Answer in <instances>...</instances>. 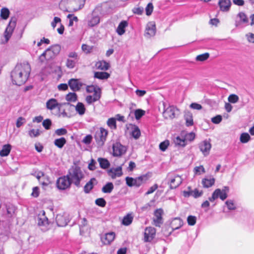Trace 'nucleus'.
Returning a JSON list of instances; mask_svg holds the SVG:
<instances>
[{
    "label": "nucleus",
    "mask_w": 254,
    "mask_h": 254,
    "mask_svg": "<svg viewBox=\"0 0 254 254\" xmlns=\"http://www.w3.org/2000/svg\"><path fill=\"white\" fill-rule=\"evenodd\" d=\"M170 142L168 140H166L160 143L159 148L162 151H165L169 145Z\"/></svg>",
    "instance_id": "nucleus-50"
},
{
    "label": "nucleus",
    "mask_w": 254,
    "mask_h": 254,
    "mask_svg": "<svg viewBox=\"0 0 254 254\" xmlns=\"http://www.w3.org/2000/svg\"><path fill=\"white\" fill-rule=\"evenodd\" d=\"M113 155L115 157H120L127 152V147L120 142H117L113 144Z\"/></svg>",
    "instance_id": "nucleus-8"
},
{
    "label": "nucleus",
    "mask_w": 254,
    "mask_h": 254,
    "mask_svg": "<svg viewBox=\"0 0 254 254\" xmlns=\"http://www.w3.org/2000/svg\"><path fill=\"white\" fill-rule=\"evenodd\" d=\"M11 150V145L9 144L3 145L2 149L0 151V156L1 157L7 156Z\"/></svg>",
    "instance_id": "nucleus-28"
},
{
    "label": "nucleus",
    "mask_w": 254,
    "mask_h": 254,
    "mask_svg": "<svg viewBox=\"0 0 254 254\" xmlns=\"http://www.w3.org/2000/svg\"><path fill=\"white\" fill-rule=\"evenodd\" d=\"M110 77V74L106 72H95L94 77L100 79H106Z\"/></svg>",
    "instance_id": "nucleus-38"
},
{
    "label": "nucleus",
    "mask_w": 254,
    "mask_h": 254,
    "mask_svg": "<svg viewBox=\"0 0 254 254\" xmlns=\"http://www.w3.org/2000/svg\"><path fill=\"white\" fill-rule=\"evenodd\" d=\"M107 173L112 179H115L117 177H120L123 175L122 166H118L116 168H111L108 170Z\"/></svg>",
    "instance_id": "nucleus-14"
},
{
    "label": "nucleus",
    "mask_w": 254,
    "mask_h": 254,
    "mask_svg": "<svg viewBox=\"0 0 254 254\" xmlns=\"http://www.w3.org/2000/svg\"><path fill=\"white\" fill-rule=\"evenodd\" d=\"M248 22V18L246 14L243 12H239L236 20V26H239L242 23H246Z\"/></svg>",
    "instance_id": "nucleus-22"
},
{
    "label": "nucleus",
    "mask_w": 254,
    "mask_h": 254,
    "mask_svg": "<svg viewBox=\"0 0 254 254\" xmlns=\"http://www.w3.org/2000/svg\"><path fill=\"white\" fill-rule=\"evenodd\" d=\"M156 33V26L154 22H150L146 25L145 35L150 37L155 35Z\"/></svg>",
    "instance_id": "nucleus-17"
},
{
    "label": "nucleus",
    "mask_w": 254,
    "mask_h": 254,
    "mask_svg": "<svg viewBox=\"0 0 254 254\" xmlns=\"http://www.w3.org/2000/svg\"><path fill=\"white\" fill-rule=\"evenodd\" d=\"M145 114V111L141 109H137L134 111V115L136 120L140 119Z\"/></svg>",
    "instance_id": "nucleus-53"
},
{
    "label": "nucleus",
    "mask_w": 254,
    "mask_h": 254,
    "mask_svg": "<svg viewBox=\"0 0 254 254\" xmlns=\"http://www.w3.org/2000/svg\"><path fill=\"white\" fill-rule=\"evenodd\" d=\"M95 203L100 207H104L106 204V202L103 198H99L95 200Z\"/></svg>",
    "instance_id": "nucleus-57"
},
{
    "label": "nucleus",
    "mask_w": 254,
    "mask_h": 254,
    "mask_svg": "<svg viewBox=\"0 0 254 254\" xmlns=\"http://www.w3.org/2000/svg\"><path fill=\"white\" fill-rule=\"evenodd\" d=\"M31 67L27 62L17 64L11 72V78L13 84L18 86L23 85L27 80Z\"/></svg>",
    "instance_id": "nucleus-1"
},
{
    "label": "nucleus",
    "mask_w": 254,
    "mask_h": 254,
    "mask_svg": "<svg viewBox=\"0 0 254 254\" xmlns=\"http://www.w3.org/2000/svg\"><path fill=\"white\" fill-rule=\"evenodd\" d=\"M67 132V130L64 128H59L55 130V134L58 136L65 135Z\"/></svg>",
    "instance_id": "nucleus-59"
},
{
    "label": "nucleus",
    "mask_w": 254,
    "mask_h": 254,
    "mask_svg": "<svg viewBox=\"0 0 254 254\" xmlns=\"http://www.w3.org/2000/svg\"><path fill=\"white\" fill-rule=\"evenodd\" d=\"M198 147L203 155L204 156H206L209 154L211 144L209 141L204 140L199 144Z\"/></svg>",
    "instance_id": "nucleus-13"
},
{
    "label": "nucleus",
    "mask_w": 254,
    "mask_h": 254,
    "mask_svg": "<svg viewBox=\"0 0 254 254\" xmlns=\"http://www.w3.org/2000/svg\"><path fill=\"white\" fill-rule=\"evenodd\" d=\"M131 135L135 139H138L140 136V131L138 127L134 126L131 131Z\"/></svg>",
    "instance_id": "nucleus-42"
},
{
    "label": "nucleus",
    "mask_w": 254,
    "mask_h": 254,
    "mask_svg": "<svg viewBox=\"0 0 254 254\" xmlns=\"http://www.w3.org/2000/svg\"><path fill=\"white\" fill-rule=\"evenodd\" d=\"M78 62V60L67 58L66 61V66L69 69H72L75 66Z\"/></svg>",
    "instance_id": "nucleus-40"
},
{
    "label": "nucleus",
    "mask_w": 254,
    "mask_h": 254,
    "mask_svg": "<svg viewBox=\"0 0 254 254\" xmlns=\"http://www.w3.org/2000/svg\"><path fill=\"white\" fill-rule=\"evenodd\" d=\"M164 111L163 113L164 117L167 119H173L175 118L176 112L178 111L177 108L174 106H169L166 108L164 104Z\"/></svg>",
    "instance_id": "nucleus-10"
},
{
    "label": "nucleus",
    "mask_w": 254,
    "mask_h": 254,
    "mask_svg": "<svg viewBox=\"0 0 254 254\" xmlns=\"http://www.w3.org/2000/svg\"><path fill=\"white\" fill-rule=\"evenodd\" d=\"M71 182L76 186L78 187L84 175L80 168L77 166H72L69 170L67 175Z\"/></svg>",
    "instance_id": "nucleus-2"
},
{
    "label": "nucleus",
    "mask_w": 254,
    "mask_h": 254,
    "mask_svg": "<svg viewBox=\"0 0 254 254\" xmlns=\"http://www.w3.org/2000/svg\"><path fill=\"white\" fill-rule=\"evenodd\" d=\"M61 107L62 104L58 103V101L55 98H51L48 100L46 102L47 109L51 111L57 108L60 109Z\"/></svg>",
    "instance_id": "nucleus-18"
},
{
    "label": "nucleus",
    "mask_w": 254,
    "mask_h": 254,
    "mask_svg": "<svg viewBox=\"0 0 254 254\" xmlns=\"http://www.w3.org/2000/svg\"><path fill=\"white\" fill-rule=\"evenodd\" d=\"M108 134V130L103 127H100L99 130L96 131L94 138L99 146H102L104 144Z\"/></svg>",
    "instance_id": "nucleus-5"
},
{
    "label": "nucleus",
    "mask_w": 254,
    "mask_h": 254,
    "mask_svg": "<svg viewBox=\"0 0 254 254\" xmlns=\"http://www.w3.org/2000/svg\"><path fill=\"white\" fill-rule=\"evenodd\" d=\"M127 22L126 21H122L119 24L116 32L119 35H122L125 33V28L127 26Z\"/></svg>",
    "instance_id": "nucleus-27"
},
{
    "label": "nucleus",
    "mask_w": 254,
    "mask_h": 254,
    "mask_svg": "<svg viewBox=\"0 0 254 254\" xmlns=\"http://www.w3.org/2000/svg\"><path fill=\"white\" fill-rule=\"evenodd\" d=\"M107 124L108 126L112 129H117V125L116 119L114 118H109L107 122Z\"/></svg>",
    "instance_id": "nucleus-43"
},
{
    "label": "nucleus",
    "mask_w": 254,
    "mask_h": 254,
    "mask_svg": "<svg viewBox=\"0 0 254 254\" xmlns=\"http://www.w3.org/2000/svg\"><path fill=\"white\" fill-rule=\"evenodd\" d=\"M188 223L190 226H193L195 224L196 218L194 216L190 215L187 218Z\"/></svg>",
    "instance_id": "nucleus-55"
},
{
    "label": "nucleus",
    "mask_w": 254,
    "mask_h": 254,
    "mask_svg": "<svg viewBox=\"0 0 254 254\" xmlns=\"http://www.w3.org/2000/svg\"><path fill=\"white\" fill-rule=\"evenodd\" d=\"M183 225V222L181 219L179 218H174L171 223V231L169 232L168 234H166V235H170L174 230L179 229Z\"/></svg>",
    "instance_id": "nucleus-16"
},
{
    "label": "nucleus",
    "mask_w": 254,
    "mask_h": 254,
    "mask_svg": "<svg viewBox=\"0 0 254 254\" xmlns=\"http://www.w3.org/2000/svg\"><path fill=\"white\" fill-rule=\"evenodd\" d=\"M205 172L203 166H196L194 168V173L195 175H200Z\"/></svg>",
    "instance_id": "nucleus-51"
},
{
    "label": "nucleus",
    "mask_w": 254,
    "mask_h": 254,
    "mask_svg": "<svg viewBox=\"0 0 254 254\" xmlns=\"http://www.w3.org/2000/svg\"><path fill=\"white\" fill-rule=\"evenodd\" d=\"M114 189V185L112 183H107L102 189V191L104 193H110Z\"/></svg>",
    "instance_id": "nucleus-37"
},
{
    "label": "nucleus",
    "mask_w": 254,
    "mask_h": 254,
    "mask_svg": "<svg viewBox=\"0 0 254 254\" xmlns=\"http://www.w3.org/2000/svg\"><path fill=\"white\" fill-rule=\"evenodd\" d=\"M56 220L57 225L60 227L65 226L69 222L68 218H67V215L65 213L58 214Z\"/></svg>",
    "instance_id": "nucleus-15"
},
{
    "label": "nucleus",
    "mask_w": 254,
    "mask_h": 254,
    "mask_svg": "<svg viewBox=\"0 0 254 254\" xmlns=\"http://www.w3.org/2000/svg\"><path fill=\"white\" fill-rule=\"evenodd\" d=\"M186 124L188 127L191 126L193 124L192 114L190 112H187L185 114Z\"/></svg>",
    "instance_id": "nucleus-34"
},
{
    "label": "nucleus",
    "mask_w": 254,
    "mask_h": 254,
    "mask_svg": "<svg viewBox=\"0 0 254 254\" xmlns=\"http://www.w3.org/2000/svg\"><path fill=\"white\" fill-rule=\"evenodd\" d=\"M133 219V216L132 214L128 213L123 217L122 224L125 226H129L132 222Z\"/></svg>",
    "instance_id": "nucleus-31"
},
{
    "label": "nucleus",
    "mask_w": 254,
    "mask_h": 254,
    "mask_svg": "<svg viewBox=\"0 0 254 254\" xmlns=\"http://www.w3.org/2000/svg\"><path fill=\"white\" fill-rule=\"evenodd\" d=\"M37 223L39 226H46L48 224V219L45 216V212L44 211H42L41 214L38 215Z\"/></svg>",
    "instance_id": "nucleus-25"
},
{
    "label": "nucleus",
    "mask_w": 254,
    "mask_h": 254,
    "mask_svg": "<svg viewBox=\"0 0 254 254\" xmlns=\"http://www.w3.org/2000/svg\"><path fill=\"white\" fill-rule=\"evenodd\" d=\"M28 134L31 137H37L40 135L39 130L34 129H30L28 131Z\"/></svg>",
    "instance_id": "nucleus-56"
},
{
    "label": "nucleus",
    "mask_w": 254,
    "mask_h": 254,
    "mask_svg": "<svg viewBox=\"0 0 254 254\" xmlns=\"http://www.w3.org/2000/svg\"><path fill=\"white\" fill-rule=\"evenodd\" d=\"M153 10V6L152 3H149L145 8L146 14L150 15Z\"/></svg>",
    "instance_id": "nucleus-58"
},
{
    "label": "nucleus",
    "mask_w": 254,
    "mask_h": 254,
    "mask_svg": "<svg viewBox=\"0 0 254 254\" xmlns=\"http://www.w3.org/2000/svg\"><path fill=\"white\" fill-rule=\"evenodd\" d=\"M225 204L229 210H234L236 208V205L232 200H227L225 202Z\"/></svg>",
    "instance_id": "nucleus-54"
},
{
    "label": "nucleus",
    "mask_w": 254,
    "mask_h": 254,
    "mask_svg": "<svg viewBox=\"0 0 254 254\" xmlns=\"http://www.w3.org/2000/svg\"><path fill=\"white\" fill-rule=\"evenodd\" d=\"M65 99L69 102H75L77 100V95L75 93H69L66 95Z\"/></svg>",
    "instance_id": "nucleus-45"
},
{
    "label": "nucleus",
    "mask_w": 254,
    "mask_h": 254,
    "mask_svg": "<svg viewBox=\"0 0 254 254\" xmlns=\"http://www.w3.org/2000/svg\"><path fill=\"white\" fill-rule=\"evenodd\" d=\"M156 229L152 227H147L144 230L143 241L145 242H150L156 236Z\"/></svg>",
    "instance_id": "nucleus-9"
},
{
    "label": "nucleus",
    "mask_w": 254,
    "mask_h": 254,
    "mask_svg": "<svg viewBox=\"0 0 254 254\" xmlns=\"http://www.w3.org/2000/svg\"><path fill=\"white\" fill-rule=\"evenodd\" d=\"M246 36L249 42L254 43V34L249 33L246 34Z\"/></svg>",
    "instance_id": "nucleus-64"
},
{
    "label": "nucleus",
    "mask_w": 254,
    "mask_h": 254,
    "mask_svg": "<svg viewBox=\"0 0 254 254\" xmlns=\"http://www.w3.org/2000/svg\"><path fill=\"white\" fill-rule=\"evenodd\" d=\"M115 238V233L111 232L106 234L102 241L105 245H109L114 241Z\"/></svg>",
    "instance_id": "nucleus-24"
},
{
    "label": "nucleus",
    "mask_w": 254,
    "mask_h": 254,
    "mask_svg": "<svg viewBox=\"0 0 254 254\" xmlns=\"http://www.w3.org/2000/svg\"><path fill=\"white\" fill-rule=\"evenodd\" d=\"M239 98L238 96L236 94H231L228 98V101L233 104L236 103L238 102Z\"/></svg>",
    "instance_id": "nucleus-49"
},
{
    "label": "nucleus",
    "mask_w": 254,
    "mask_h": 254,
    "mask_svg": "<svg viewBox=\"0 0 254 254\" xmlns=\"http://www.w3.org/2000/svg\"><path fill=\"white\" fill-rule=\"evenodd\" d=\"M42 125L46 129H49L52 125V122L50 119L44 120Z\"/></svg>",
    "instance_id": "nucleus-62"
},
{
    "label": "nucleus",
    "mask_w": 254,
    "mask_h": 254,
    "mask_svg": "<svg viewBox=\"0 0 254 254\" xmlns=\"http://www.w3.org/2000/svg\"><path fill=\"white\" fill-rule=\"evenodd\" d=\"M68 85L71 89L74 91H78L80 89V85L79 84L77 79H70L68 81Z\"/></svg>",
    "instance_id": "nucleus-29"
},
{
    "label": "nucleus",
    "mask_w": 254,
    "mask_h": 254,
    "mask_svg": "<svg viewBox=\"0 0 254 254\" xmlns=\"http://www.w3.org/2000/svg\"><path fill=\"white\" fill-rule=\"evenodd\" d=\"M95 66L98 69L106 70L109 69L110 65L107 62L101 61L97 62Z\"/></svg>",
    "instance_id": "nucleus-30"
},
{
    "label": "nucleus",
    "mask_w": 254,
    "mask_h": 254,
    "mask_svg": "<svg viewBox=\"0 0 254 254\" xmlns=\"http://www.w3.org/2000/svg\"><path fill=\"white\" fill-rule=\"evenodd\" d=\"M16 18L15 17H12L5 31L4 37L6 42H7L10 38L11 33L16 26Z\"/></svg>",
    "instance_id": "nucleus-11"
},
{
    "label": "nucleus",
    "mask_w": 254,
    "mask_h": 254,
    "mask_svg": "<svg viewBox=\"0 0 254 254\" xmlns=\"http://www.w3.org/2000/svg\"><path fill=\"white\" fill-rule=\"evenodd\" d=\"M163 210L161 208L157 209L154 211L153 222L154 225L156 227H160L161 225L163 223Z\"/></svg>",
    "instance_id": "nucleus-12"
},
{
    "label": "nucleus",
    "mask_w": 254,
    "mask_h": 254,
    "mask_svg": "<svg viewBox=\"0 0 254 254\" xmlns=\"http://www.w3.org/2000/svg\"><path fill=\"white\" fill-rule=\"evenodd\" d=\"M67 18L69 19V22L68 24L69 26H72L73 25V22H77L78 21L77 17L74 16L73 14H68L67 16Z\"/></svg>",
    "instance_id": "nucleus-48"
},
{
    "label": "nucleus",
    "mask_w": 254,
    "mask_h": 254,
    "mask_svg": "<svg viewBox=\"0 0 254 254\" xmlns=\"http://www.w3.org/2000/svg\"><path fill=\"white\" fill-rule=\"evenodd\" d=\"M86 0H70L73 11H77L82 9L85 4Z\"/></svg>",
    "instance_id": "nucleus-19"
},
{
    "label": "nucleus",
    "mask_w": 254,
    "mask_h": 254,
    "mask_svg": "<svg viewBox=\"0 0 254 254\" xmlns=\"http://www.w3.org/2000/svg\"><path fill=\"white\" fill-rule=\"evenodd\" d=\"M68 58L70 59H74L76 60H79V57L77 53L75 52H70L68 54Z\"/></svg>",
    "instance_id": "nucleus-61"
},
{
    "label": "nucleus",
    "mask_w": 254,
    "mask_h": 254,
    "mask_svg": "<svg viewBox=\"0 0 254 254\" xmlns=\"http://www.w3.org/2000/svg\"><path fill=\"white\" fill-rule=\"evenodd\" d=\"M101 98V93L99 92H96L93 95H87L86 97L85 100L88 104L91 105L94 102L99 100Z\"/></svg>",
    "instance_id": "nucleus-21"
},
{
    "label": "nucleus",
    "mask_w": 254,
    "mask_h": 254,
    "mask_svg": "<svg viewBox=\"0 0 254 254\" xmlns=\"http://www.w3.org/2000/svg\"><path fill=\"white\" fill-rule=\"evenodd\" d=\"M76 112L80 115H83L85 112L86 109L84 104L81 102H78L75 107Z\"/></svg>",
    "instance_id": "nucleus-35"
},
{
    "label": "nucleus",
    "mask_w": 254,
    "mask_h": 254,
    "mask_svg": "<svg viewBox=\"0 0 254 254\" xmlns=\"http://www.w3.org/2000/svg\"><path fill=\"white\" fill-rule=\"evenodd\" d=\"M100 22V17L98 16H92L88 21V25L90 27H94Z\"/></svg>",
    "instance_id": "nucleus-36"
},
{
    "label": "nucleus",
    "mask_w": 254,
    "mask_h": 254,
    "mask_svg": "<svg viewBox=\"0 0 254 254\" xmlns=\"http://www.w3.org/2000/svg\"><path fill=\"white\" fill-rule=\"evenodd\" d=\"M209 55L208 53H206L201 55H198L196 57V60L197 61H204L209 58Z\"/></svg>",
    "instance_id": "nucleus-52"
},
{
    "label": "nucleus",
    "mask_w": 254,
    "mask_h": 254,
    "mask_svg": "<svg viewBox=\"0 0 254 254\" xmlns=\"http://www.w3.org/2000/svg\"><path fill=\"white\" fill-rule=\"evenodd\" d=\"M98 161L99 163L100 167L103 169H106L110 166L109 161L106 158H98Z\"/></svg>",
    "instance_id": "nucleus-33"
},
{
    "label": "nucleus",
    "mask_w": 254,
    "mask_h": 254,
    "mask_svg": "<svg viewBox=\"0 0 254 254\" xmlns=\"http://www.w3.org/2000/svg\"><path fill=\"white\" fill-rule=\"evenodd\" d=\"M251 139V136L248 133H242L240 137V141L243 143H247Z\"/></svg>",
    "instance_id": "nucleus-44"
},
{
    "label": "nucleus",
    "mask_w": 254,
    "mask_h": 254,
    "mask_svg": "<svg viewBox=\"0 0 254 254\" xmlns=\"http://www.w3.org/2000/svg\"><path fill=\"white\" fill-rule=\"evenodd\" d=\"M71 183V182L67 175L60 177L56 182L57 188L62 190L69 188Z\"/></svg>",
    "instance_id": "nucleus-7"
},
{
    "label": "nucleus",
    "mask_w": 254,
    "mask_h": 254,
    "mask_svg": "<svg viewBox=\"0 0 254 254\" xmlns=\"http://www.w3.org/2000/svg\"><path fill=\"white\" fill-rule=\"evenodd\" d=\"M61 48L59 45L52 46L47 49L39 57V60L41 62H44L45 60L49 61L53 59L60 51Z\"/></svg>",
    "instance_id": "nucleus-3"
},
{
    "label": "nucleus",
    "mask_w": 254,
    "mask_h": 254,
    "mask_svg": "<svg viewBox=\"0 0 254 254\" xmlns=\"http://www.w3.org/2000/svg\"><path fill=\"white\" fill-rule=\"evenodd\" d=\"M96 183L95 178H92L86 183L84 187V191L85 193H89L94 187V184Z\"/></svg>",
    "instance_id": "nucleus-32"
},
{
    "label": "nucleus",
    "mask_w": 254,
    "mask_h": 254,
    "mask_svg": "<svg viewBox=\"0 0 254 254\" xmlns=\"http://www.w3.org/2000/svg\"><path fill=\"white\" fill-rule=\"evenodd\" d=\"M9 15V11L7 8H2L1 9L0 16L3 19H6Z\"/></svg>",
    "instance_id": "nucleus-47"
},
{
    "label": "nucleus",
    "mask_w": 254,
    "mask_h": 254,
    "mask_svg": "<svg viewBox=\"0 0 254 254\" xmlns=\"http://www.w3.org/2000/svg\"><path fill=\"white\" fill-rule=\"evenodd\" d=\"M66 139L64 137L56 139L54 141V144L60 148L63 147L64 145L66 143Z\"/></svg>",
    "instance_id": "nucleus-41"
},
{
    "label": "nucleus",
    "mask_w": 254,
    "mask_h": 254,
    "mask_svg": "<svg viewBox=\"0 0 254 254\" xmlns=\"http://www.w3.org/2000/svg\"><path fill=\"white\" fill-rule=\"evenodd\" d=\"M202 193V191H199L196 189H194V190H191V196H192L194 198H197L201 196Z\"/></svg>",
    "instance_id": "nucleus-60"
},
{
    "label": "nucleus",
    "mask_w": 254,
    "mask_h": 254,
    "mask_svg": "<svg viewBox=\"0 0 254 254\" xmlns=\"http://www.w3.org/2000/svg\"><path fill=\"white\" fill-rule=\"evenodd\" d=\"M232 3L230 0H219L218 5L221 11L228 12L229 11Z\"/></svg>",
    "instance_id": "nucleus-20"
},
{
    "label": "nucleus",
    "mask_w": 254,
    "mask_h": 254,
    "mask_svg": "<svg viewBox=\"0 0 254 254\" xmlns=\"http://www.w3.org/2000/svg\"><path fill=\"white\" fill-rule=\"evenodd\" d=\"M25 123V119L23 117H19L16 121V126L17 127H20Z\"/></svg>",
    "instance_id": "nucleus-63"
},
{
    "label": "nucleus",
    "mask_w": 254,
    "mask_h": 254,
    "mask_svg": "<svg viewBox=\"0 0 254 254\" xmlns=\"http://www.w3.org/2000/svg\"><path fill=\"white\" fill-rule=\"evenodd\" d=\"M86 91L88 93H95L96 92H99L101 93V89L99 87H96L94 86L91 85V86H88L86 87Z\"/></svg>",
    "instance_id": "nucleus-46"
},
{
    "label": "nucleus",
    "mask_w": 254,
    "mask_h": 254,
    "mask_svg": "<svg viewBox=\"0 0 254 254\" xmlns=\"http://www.w3.org/2000/svg\"><path fill=\"white\" fill-rule=\"evenodd\" d=\"M174 143L176 145L184 147L186 145V139L183 137L177 136L174 139Z\"/></svg>",
    "instance_id": "nucleus-39"
},
{
    "label": "nucleus",
    "mask_w": 254,
    "mask_h": 254,
    "mask_svg": "<svg viewBox=\"0 0 254 254\" xmlns=\"http://www.w3.org/2000/svg\"><path fill=\"white\" fill-rule=\"evenodd\" d=\"M146 176H141L135 178L127 177L126 178L127 185L130 187L135 186L139 187L146 181Z\"/></svg>",
    "instance_id": "nucleus-6"
},
{
    "label": "nucleus",
    "mask_w": 254,
    "mask_h": 254,
    "mask_svg": "<svg viewBox=\"0 0 254 254\" xmlns=\"http://www.w3.org/2000/svg\"><path fill=\"white\" fill-rule=\"evenodd\" d=\"M215 181V180L213 177H207L202 179V184L204 188H208L214 184Z\"/></svg>",
    "instance_id": "nucleus-23"
},
{
    "label": "nucleus",
    "mask_w": 254,
    "mask_h": 254,
    "mask_svg": "<svg viewBox=\"0 0 254 254\" xmlns=\"http://www.w3.org/2000/svg\"><path fill=\"white\" fill-rule=\"evenodd\" d=\"M167 180L171 189L177 188L182 184L183 181V179L181 176L174 173L168 174Z\"/></svg>",
    "instance_id": "nucleus-4"
},
{
    "label": "nucleus",
    "mask_w": 254,
    "mask_h": 254,
    "mask_svg": "<svg viewBox=\"0 0 254 254\" xmlns=\"http://www.w3.org/2000/svg\"><path fill=\"white\" fill-rule=\"evenodd\" d=\"M220 190V192L217 193L218 198L219 197L222 200H224L227 197V193L229 190V188L227 186H224L222 190L217 189Z\"/></svg>",
    "instance_id": "nucleus-26"
}]
</instances>
